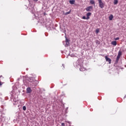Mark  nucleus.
<instances>
[{
	"mask_svg": "<svg viewBox=\"0 0 126 126\" xmlns=\"http://www.w3.org/2000/svg\"><path fill=\"white\" fill-rule=\"evenodd\" d=\"M86 68H84V67H81L80 68V71H84V70H86Z\"/></svg>",
	"mask_w": 126,
	"mask_h": 126,
	"instance_id": "obj_11",
	"label": "nucleus"
},
{
	"mask_svg": "<svg viewBox=\"0 0 126 126\" xmlns=\"http://www.w3.org/2000/svg\"><path fill=\"white\" fill-rule=\"evenodd\" d=\"M62 126H64V123H62Z\"/></svg>",
	"mask_w": 126,
	"mask_h": 126,
	"instance_id": "obj_20",
	"label": "nucleus"
},
{
	"mask_svg": "<svg viewBox=\"0 0 126 126\" xmlns=\"http://www.w3.org/2000/svg\"><path fill=\"white\" fill-rule=\"evenodd\" d=\"M34 1H38V0H33Z\"/></svg>",
	"mask_w": 126,
	"mask_h": 126,
	"instance_id": "obj_22",
	"label": "nucleus"
},
{
	"mask_svg": "<svg viewBox=\"0 0 126 126\" xmlns=\"http://www.w3.org/2000/svg\"><path fill=\"white\" fill-rule=\"evenodd\" d=\"M75 3V0H69V3H70V4H74Z\"/></svg>",
	"mask_w": 126,
	"mask_h": 126,
	"instance_id": "obj_7",
	"label": "nucleus"
},
{
	"mask_svg": "<svg viewBox=\"0 0 126 126\" xmlns=\"http://www.w3.org/2000/svg\"><path fill=\"white\" fill-rule=\"evenodd\" d=\"M105 58L106 62H108L110 64L112 62L111 59L109 58L108 56H105Z\"/></svg>",
	"mask_w": 126,
	"mask_h": 126,
	"instance_id": "obj_3",
	"label": "nucleus"
},
{
	"mask_svg": "<svg viewBox=\"0 0 126 126\" xmlns=\"http://www.w3.org/2000/svg\"><path fill=\"white\" fill-rule=\"evenodd\" d=\"M23 110L24 111H26V106H24L23 107Z\"/></svg>",
	"mask_w": 126,
	"mask_h": 126,
	"instance_id": "obj_17",
	"label": "nucleus"
},
{
	"mask_svg": "<svg viewBox=\"0 0 126 126\" xmlns=\"http://www.w3.org/2000/svg\"><path fill=\"white\" fill-rule=\"evenodd\" d=\"M122 56V51H119L118 52V54L117 57H119V58H121V56Z\"/></svg>",
	"mask_w": 126,
	"mask_h": 126,
	"instance_id": "obj_10",
	"label": "nucleus"
},
{
	"mask_svg": "<svg viewBox=\"0 0 126 126\" xmlns=\"http://www.w3.org/2000/svg\"><path fill=\"white\" fill-rule=\"evenodd\" d=\"M99 32H100V30H99V29H97L96 30H95V33L96 34H98V33H99Z\"/></svg>",
	"mask_w": 126,
	"mask_h": 126,
	"instance_id": "obj_14",
	"label": "nucleus"
},
{
	"mask_svg": "<svg viewBox=\"0 0 126 126\" xmlns=\"http://www.w3.org/2000/svg\"><path fill=\"white\" fill-rule=\"evenodd\" d=\"M1 85H2V84H1V82H0V86H1Z\"/></svg>",
	"mask_w": 126,
	"mask_h": 126,
	"instance_id": "obj_21",
	"label": "nucleus"
},
{
	"mask_svg": "<svg viewBox=\"0 0 126 126\" xmlns=\"http://www.w3.org/2000/svg\"><path fill=\"white\" fill-rule=\"evenodd\" d=\"M71 10L69 11V12H67L65 13V15H67V14H69L70 13V11Z\"/></svg>",
	"mask_w": 126,
	"mask_h": 126,
	"instance_id": "obj_16",
	"label": "nucleus"
},
{
	"mask_svg": "<svg viewBox=\"0 0 126 126\" xmlns=\"http://www.w3.org/2000/svg\"><path fill=\"white\" fill-rule=\"evenodd\" d=\"M65 42L66 45H67V46H68L69 45V40L67 38H66Z\"/></svg>",
	"mask_w": 126,
	"mask_h": 126,
	"instance_id": "obj_9",
	"label": "nucleus"
},
{
	"mask_svg": "<svg viewBox=\"0 0 126 126\" xmlns=\"http://www.w3.org/2000/svg\"><path fill=\"white\" fill-rule=\"evenodd\" d=\"M93 9V6H90L87 7L86 8V10L87 11H91V10H92Z\"/></svg>",
	"mask_w": 126,
	"mask_h": 126,
	"instance_id": "obj_2",
	"label": "nucleus"
},
{
	"mask_svg": "<svg viewBox=\"0 0 126 126\" xmlns=\"http://www.w3.org/2000/svg\"><path fill=\"white\" fill-rule=\"evenodd\" d=\"M87 17L86 18V17H85V16H83V17H82V19H87Z\"/></svg>",
	"mask_w": 126,
	"mask_h": 126,
	"instance_id": "obj_19",
	"label": "nucleus"
},
{
	"mask_svg": "<svg viewBox=\"0 0 126 126\" xmlns=\"http://www.w3.org/2000/svg\"><path fill=\"white\" fill-rule=\"evenodd\" d=\"M120 58H121V57H119L118 56H117V57L116 58V63H119V60H120Z\"/></svg>",
	"mask_w": 126,
	"mask_h": 126,
	"instance_id": "obj_13",
	"label": "nucleus"
},
{
	"mask_svg": "<svg viewBox=\"0 0 126 126\" xmlns=\"http://www.w3.org/2000/svg\"><path fill=\"white\" fill-rule=\"evenodd\" d=\"M98 1L99 7H100V8H104V7H105V4L102 1V0H98Z\"/></svg>",
	"mask_w": 126,
	"mask_h": 126,
	"instance_id": "obj_1",
	"label": "nucleus"
},
{
	"mask_svg": "<svg viewBox=\"0 0 126 126\" xmlns=\"http://www.w3.org/2000/svg\"><path fill=\"white\" fill-rule=\"evenodd\" d=\"M111 44H112L113 46H117V41H112L111 42Z\"/></svg>",
	"mask_w": 126,
	"mask_h": 126,
	"instance_id": "obj_6",
	"label": "nucleus"
},
{
	"mask_svg": "<svg viewBox=\"0 0 126 126\" xmlns=\"http://www.w3.org/2000/svg\"><path fill=\"white\" fill-rule=\"evenodd\" d=\"M90 2L91 4H95V1L93 0H90Z\"/></svg>",
	"mask_w": 126,
	"mask_h": 126,
	"instance_id": "obj_12",
	"label": "nucleus"
},
{
	"mask_svg": "<svg viewBox=\"0 0 126 126\" xmlns=\"http://www.w3.org/2000/svg\"><path fill=\"white\" fill-rule=\"evenodd\" d=\"M92 13L91 12H88L87 13V20H88V19H90V16H91Z\"/></svg>",
	"mask_w": 126,
	"mask_h": 126,
	"instance_id": "obj_4",
	"label": "nucleus"
},
{
	"mask_svg": "<svg viewBox=\"0 0 126 126\" xmlns=\"http://www.w3.org/2000/svg\"><path fill=\"white\" fill-rule=\"evenodd\" d=\"M31 92H32V90H31L30 87L27 88V93H31Z\"/></svg>",
	"mask_w": 126,
	"mask_h": 126,
	"instance_id": "obj_5",
	"label": "nucleus"
},
{
	"mask_svg": "<svg viewBox=\"0 0 126 126\" xmlns=\"http://www.w3.org/2000/svg\"><path fill=\"white\" fill-rule=\"evenodd\" d=\"M114 40H115V41H117L118 40H120V38L119 37L115 38H114Z\"/></svg>",
	"mask_w": 126,
	"mask_h": 126,
	"instance_id": "obj_18",
	"label": "nucleus"
},
{
	"mask_svg": "<svg viewBox=\"0 0 126 126\" xmlns=\"http://www.w3.org/2000/svg\"><path fill=\"white\" fill-rule=\"evenodd\" d=\"M118 0H114V4H118Z\"/></svg>",
	"mask_w": 126,
	"mask_h": 126,
	"instance_id": "obj_15",
	"label": "nucleus"
},
{
	"mask_svg": "<svg viewBox=\"0 0 126 126\" xmlns=\"http://www.w3.org/2000/svg\"><path fill=\"white\" fill-rule=\"evenodd\" d=\"M113 18H114V16H113L112 14L110 15L109 16V20H113Z\"/></svg>",
	"mask_w": 126,
	"mask_h": 126,
	"instance_id": "obj_8",
	"label": "nucleus"
}]
</instances>
